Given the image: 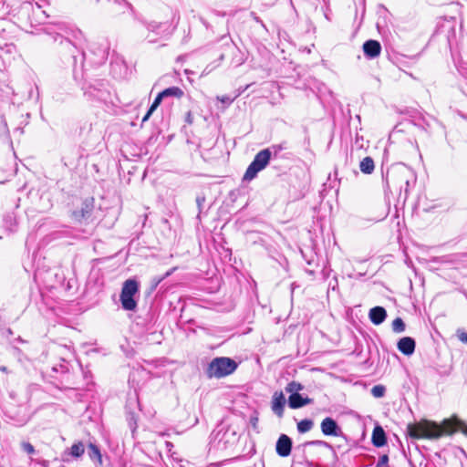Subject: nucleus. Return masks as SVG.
Returning <instances> with one entry per match:
<instances>
[{"mask_svg":"<svg viewBox=\"0 0 467 467\" xmlns=\"http://www.w3.org/2000/svg\"><path fill=\"white\" fill-rule=\"evenodd\" d=\"M461 430L467 435L466 425L458 419H450L442 421L441 425L430 420H421L409 424L407 431L413 439H439L442 435H451Z\"/></svg>","mask_w":467,"mask_h":467,"instance_id":"obj_1","label":"nucleus"},{"mask_svg":"<svg viewBox=\"0 0 467 467\" xmlns=\"http://www.w3.org/2000/svg\"><path fill=\"white\" fill-rule=\"evenodd\" d=\"M237 364L229 358H216L209 365L207 373L210 378H223L234 372Z\"/></svg>","mask_w":467,"mask_h":467,"instance_id":"obj_2","label":"nucleus"},{"mask_svg":"<svg viewBox=\"0 0 467 467\" xmlns=\"http://www.w3.org/2000/svg\"><path fill=\"white\" fill-rule=\"evenodd\" d=\"M139 292V284L134 279H128L123 283L120 302L122 308L127 311H134L137 307V301L134 296Z\"/></svg>","mask_w":467,"mask_h":467,"instance_id":"obj_3","label":"nucleus"},{"mask_svg":"<svg viewBox=\"0 0 467 467\" xmlns=\"http://www.w3.org/2000/svg\"><path fill=\"white\" fill-rule=\"evenodd\" d=\"M271 151L269 149L260 150L254 157V161L248 166L244 180L251 181L256 177L257 173L264 170L271 159Z\"/></svg>","mask_w":467,"mask_h":467,"instance_id":"obj_4","label":"nucleus"},{"mask_svg":"<svg viewBox=\"0 0 467 467\" xmlns=\"http://www.w3.org/2000/svg\"><path fill=\"white\" fill-rule=\"evenodd\" d=\"M321 431L326 436L338 437L342 434L340 427L336 420L330 417L325 418L320 424Z\"/></svg>","mask_w":467,"mask_h":467,"instance_id":"obj_5","label":"nucleus"},{"mask_svg":"<svg viewBox=\"0 0 467 467\" xmlns=\"http://www.w3.org/2000/svg\"><path fill=\"white\" fill-rule=\"evenodd\" d=\"M292 441L291 439L282 434L276 442V453L281 457H287L291 453Z\"/></svg>","mask_w":467,"mask_h":467,"instance_id":"obj_6","label":"nucleus"},{"mask_svg":"<svg viewBox=\"0 0 467 467\" xmlns=\"http://www.w3.org/2000/svg\"><path fill=\"white\" fill-rule=\"evenodd\" d=\"M285 404V398L281 391H275L273 395L272 400V410L278 417L283 416L284 407Z\"/></svg>","mask_w":467,"mask_h":467,"instance_id":"obj_7","label":"nucleus"},{"mask_svg":"<svg viewBox=\"0 0 467 467\" xmlns=\"http://www.w3.org/2000/svg\"><path fill=\"white\" fill-rule=\"evenodd\" d=\"M363 51L368 57L375 58L379 56L381 46L376 40H368L363 45Z\"/></svg>","mask_w":467,"mask_h":467,"instance_id":"obj_8","label":"nucleus"},{"mask_svg":"<svg viewBox=\"0 0 467 467\" xmlns=\"http://www.w3.org/2000/svg\"><path fill=\"white\" fill-rule=\"evenodd\" d=\"M368 317H369L370 321L374 325L378 326V325L382 324L385 321V319L387 317V312H386L385 308L382 306H375L369 310Z\"/></svg>","mask_w":467,"mask_h":467,"instance_id":"obj_9","label":"nucleus"},{"mask_svg":"<svg viewBox=\"0 0 467 467\" xmlns=\"http://www.w3.org/2000/svg\"><path fill=\"white\" fill-rule=\"evenodd\" d=\"M398 348L404 355L410 356L415 350V341L410 337H402L398 342Z\"/></svg>","mask_w":467,"mask_h":467,"instance_id":"obj_10","label":"nucleus"},{"mask_svg":"<svg viewBox=\"0 0 467 467\" xmlns=\"http://www.w3.org/2000/svg\"><path fill=\"white\" fill-rule=\"evenodd\" d=\"M372 443L375 447H382L386 444V434L380 426L374 428L371 437Z\"/></svg>","mask_w":467,"mask_h":467,"instance_id":"obj_11","label":"nucleus"},{"mask_svg":"<svg viewBox=\"0 0 467 467\" xmlns=\"http://www.w3.org/2000/svg\"><path fill=\"white\" fill-rule=\"evenodd\" d=\"M310 403L311 400L309 398H303L298 393L291 394L288 399L289 407L292 409H298Z\"/></svg>","mask_w":467,"mask_h":467,"instance_id":"obj_12","label":"nucleus"},{"mask_svg":"<svg viewBox=\"0 0 467 467\" xmlns=\"http://www.w3.org/2000/svg\"><path fill=\"white\" fill-rule=\"evenodd\" d=\"M147 29L150 32L162 36L169 33V25L167 23L150 22L147 25Z\"/></svg>","mask_w":467,"mask_h":467,"instance_id":"obj_13","label":"nucleus"},{"mask_svg":"<svg viewBox=\"0 0 467 467\" xmlns=\"http://www.w3.org/2000/svg\"><path fill=\"white\" fill-rule=\"evenodd\" d=\"M15 11L12 0H0V17L12 14Z\"/></svg>","mask_w":467,"mask_h":467,"instance_id":"obj_14","label":"nucleus"},{"mask_svg":"<svg viewBox=\"0 0 467 467\" xmlns=\"http://www.w3.org/2000/svg\"><path fill=\"white\" fill-rule=\"evenodd\" d=\"M360 171L365 174H370L374 171V161L370 157L364 158L359 164Z\"/></svg>","mask_w":467,"mask_h":467,"instance_id":"obj_15","label":"nucleus"},{"mask_svg":"<svg viewBox=\"0 0 467 467\" xmlns=\"http://www.w3.org/2000/svg\"><path fill=\"white\" fill-rule=\"evenodd\" d=\"M164 99L163 95L161 94V92H160L158 94V96L155 98L153 103L151 104V106L150 107L148 112L146 113V115L143 117L142 119V121L145 122L147 121L150 115L156 110V109L160 106V104L161 103L162 99Z\"/></svg>","mask_w":467,"mask_h":467,"instance_id":"obj_16","label":"nucleus"},{"mask_svg":"<svg viewBox=\"0 0 467 467\" xmlns=\"http://www.w3.org/2000/svg\"><path fill=\"white\" fill-rule=\"evenodd\" d=\"M84 451L85 446L81 441L74 443L69 449V454L74 458H79L84 454Z\"/></svg>","mask_w":467,"mask_h":467,"instance_id":"obj_17","label":"nucleus"},{"mask_svg":"<svg viewBox=\"0 0 467 467\" xmlns=\"http://www.w3.org/2000/svg\"><path fill=\"white\" fill-rule=\"evenodd\" d=\"M164 98L175 97L181 98L183 95V91L178 87H171L161 91Z\"/></svg>","mask_w":467,"mask_h":467,"instance_id":"obj_18","label":"nucleus"},{"mask_svg":"<svg viewBox=\"0 0 467 467\" xmlns=\"http://www.w3.org/2000/svg\"><path fill=\"white\" fill-rule=\"evenodd\" d=\"M313 421L308 419L302 420L297 423V431L300 433H305L309 431L313 428Z\"/></svg>","mask_w":467,"mask_h":467,"instance_id":"obj_19","label":"nucleus"},{"mask_svg":"<svg viewBox=\"0 0 467 467\" xmlns=\"http://www.w3.org/2000/svg\"><path fill=\"white\" fill-rule=\"evenodd\" d=\"M88 456L90 457V459L92 460H95V459H98L99 461V462H101V454H100V451L99 450V448L90 443L88 445Z\"/></svg>","mask_w":467,"mask_h":467,"instance_id":"obj_20","label":"nucleus"},{"mask_svg":"<svg viewBox=\"0 0 467 467\" xmlns=\"http://www.w3.org/2000/svg\"><path fill=\"white\" fill-rule=\"evenodd\" d=\"M392 330L395 333H401L405 330V324L400 317H397L393 320Z\"/></svg>","mask_w":467,"mask_h":467,"instance_id":"obj_21","label":"nucleus"},{"mask_svg":"<svg viewBox=\"0 0 467 467\" xmlns=\"http://www.w3.org/2000/svg\"><path fill=\"white\" fill-rule=\"evenodd\" d=\"M303 389V386L300 383L296 381H292L287 384L285 387V391L291 394L298 393V391Z\"/></svg>","mask_w":467,"mask_h":467,"instance_id":"obj_22","label":"nucleus"},{"mask_svg":"<svg viewBox=\"0 0 467 467\" xmlns=\"http://www.w3.org/2000/svg\"><path fill=\"white\" fill-rule=\"evenodd\" d=\"M385 387L382 385H376L371 389V394L375 398H381L385 394Z\"/></svg>","mask_w":467,"mask_h":467,"instance_id":"obj_23","label":"nucleus"},{"mask_svg":"<svg viewBox=\"0 0 467 467\" xmlns=\"http://www.w3.org/2000/svg\"><path fill=\"white\" fill-rule=\"evenodd\" d=\"M60 44L64 45L67 49H68L69 52L72 53V57L74 60V63H76V56L74 55L73 49H76V47L67 39H64L63 37L59 36Z\"/></svg>","mask_w":467,"mask_h":467,"instance_id":"obj_24","label":"nucleus"},{"mask_svg":"<svg viewBox=\"0 0 467 467\" xmlns=\"http://www.w3.org/2000/svg\"><path fill=\"white\" fill-rule=\"evenodd\" d=\"M388 462H389V457H388V455L384 454L379 458V460L377 463V467H388Z\"/></svg>","mask_w":467,"mask_h":467,"instance_id":"obj_25","label":"nucleus"},{"mask_svg":"<svg viewBox=\"0 0 467 467\" xmlns=\"http://www.w3.org/2000/svg\"><path fill=\"white\" fill-rule=\"evenodd\" d=\"M24 451L27 452L28 454H33L35 452L34 446L29 442H24L22 445Z\"/></svg>","mask_w":467,"mask_h":467,"instance_id":"obj_26","label":"nucleus"},{"mask_svg":"<svg viewBox=\"0 0 467 467\" xmlns=\"http://www.w3.org/2000/svg\"><path fill=\"white\" fill-rule=\"evenodd\" d=\"M458 337L462 342L467 344V333L464 331H458Z\"/></svg>","mask_w":467,"mask_h":467,"instance_id":"obj_27","label":"nucleus"},{"mask_svg":"<svg viewBox=\"0 0 467 467\" xmlns=\"http://www.w3.org/2000/svg\"><path fill=\"white\" fill-rule=\"evenodd\" d=\"M219 100H221L225 105H230L233 101V99L228 96H223L222 98H218Z\"/></svg>","mask_w":467,"mask_h":467,"instance_id":"obj_28","label":"nucleus"},{"mask_svg":"<svg viewBox=\"0 0 467 467\" xmlns=\"http://www.w3.org/2000/svg\"><path fill=\"white\" fill-rule=\"evenodd\" d=\"M196 202H197L198 207H199V209H200V212H199V213H198V215H197V218H198L199 220H201V213H202V211H201V199H200V198H197Z\"/></svg>","mask_w":467,"mask_h":467,"instance_id":"obj_29","label":"nucleus"},{"mask_svg":"<svg viewBox=\"0 0 467 467\" xmlns=\"http://www.w3.org/2000/svg\"><path fill=\"white\" fill-rule=\"evenodd\" d=\"M172 443L170 442V441H166V447L168 448L169 451H171V448L172 447Z\"/></svg>","mask_w":467,"mask_h":467,"instance_id":"obj_30","label":"nucleus"},{"mask_svg":"<svg viewBox=\"0 0 467 467\" xmlns=\"http://www.w3.org/2000/svg\"><path fill=\"white\" fill-rule=\"evenodd\" d=\"M0 371H2V372H7V368H6V367H5V366H1V367H0Z\"/></svg>","mask_w":467,"mask_h":467,"instance_id":"obj_31","label":"nucleus"},{"mask_svg":"<svg viewBox=\"0 0 467 467\" xmlns=\"http://www.w3.org/2000/svg\"><path fill=\"white\" fill-rule=\"evenodd\" d=\"M22 6L23 7H30L31 6V3H26Z\"/></svg>","mask_w":467,"mask_h":467,"instance_id":"obj_32","label":"nucleus"},{"mask_svg":"<svg viewBox=\"0 0 467 467\" xmlns=\"http://www.w3.org/2000/svg\"><path fill=\"white\" fill-rule=\"evenodd\" d=\"M252 421H253L254 426L255 427L256 422H257V419H256V418H255V419H253V420H252Z\"/></svg>","mask_w":467,"mask_h":467,"instance_id":"obj_33","label":"nucleus"},{"mask_svg":"<svg viewBox=\"0 0 467 467\" xmlns=\"http://www.w3.org/2000/svg\"><path fill=\"white\" fill-rule=\"evenodd\" d=\"M147 38H149V41H150V42H154V41H155V39H154V38H151L150 36H147Z\"/></svg>","mask_w":467,"mask_h":467,"instance_id":"obj_34","label":"nucleus"},{"mask_svg":"<svg viewBox=\"0 0 467 467\" xmlns=\"http://www.w3.org/2000/svg\"><path fill=\"white\" fill-rule=\"evenodd\" d=\"M95 2H96V3H99V0H95Z\"/></svg>","mask_w":467,"mask_h":467,"instance_id":"obj_35","label":"nucleus"}]
</instances>
